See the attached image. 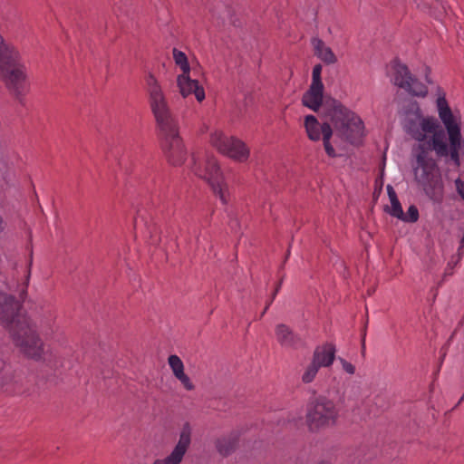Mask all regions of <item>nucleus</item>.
I'll return each mask as SVG.
<instances>
[{
	"label": "nucleus",
	"instance_id": "6ab92c4d",
	"mask_svg": "<svg viewBox=\"0 0 464 464\" xmlns=\"http://www.w3.org/2000/svg\"><path fill=\"white\" fill-rule=\"evenodd\" d=\"M336 348L333 343H325L317 346L313 353L312 361L320 367H330L335 360Z\"/></svg>",
	"mask_w": 464,
	"mask_h": 464
},
{
	"label": "nucleus",
	"instance_id": "2eb2a0df",
	"mask_svg": "<svg viewBox=\"0 0 464 464\" xmlns=\"http://www.w3.org/2000/svg\"><path fill=\"white\" fill-rule=\"evenodd\" d=\"M14 63L0 65V70L8 87L16 93H20L26 80V72L24 66H14Z\"/></svg>",
	"mask_w": 464,
	"mask_h": 464
},
{
	"label": "nucleus",
	"instance_id": "f257e3e1",
	"mask_svg": "<svg viewBox=\"0 0 464 464\" xmlns=\"http://www.w3.org/2000/svg\"><path fill=\"white\" fill-rule=\"evenodd\" d=\"M405 131L423 147L433 150L438 155L448 153L445 134L437 119L424 116L418 105L413 104L407 111L402 122Z\"/></svg>",
	"mask_w": 464,
	"mask_h": 464
},
{
	"label": "nucleus",
	"instance_id": "7c9ffc66",
	"mask_svg": "<svg viewBox=\"0 0 464 464\" xmlns=\"http://www.w3.org/2000/svg\"><path fill=\"white\" fill-rule=\"evenodd\" d=\"M176 379L180 382L182 386L187 391H192L195 388V386H194L193 382H191L190 378L185 373V372H182L181 374H179L176 377Z\"/></svg>",
	"mask_w": 464,
	"mask_h": 464
},
{
	"label": "nucleus",
	"instance_id": "9d476101",
	"mask_svg": "<svg viewBox=\"0 0 464 464\" xmlns=\"http://www.w3.org/2000/svg\"><path fill=\"white\" fill-rule=\"evenodd\" d=\"M162 152L171 166H181L187 158V150L179 136V125L168 130L159 131Z\"/></svg>",
	"mask_w": 464,
	"mask_h": 464
},
{
	"label": "nucleus",
	"instance_id": "a878e982",
	"mask_svg": "<svg viewBox=\"0 0 464 464\" xmlns=\"http://www.w3.org/2000/svg\"><path fill=\"white\" fill-rule=\"evenodd\" d=\"M321 367L314 363V362L311 361V362L306 366L303 375L302 381L304 383L312 382L316 377L318 371Z\"/></svg>",
	"mask_w": 464,
	"mask_h": 464
},
{
	"label": "nucleus",
	"instance_id": "ddd939ff",
	"mask_svg": "<svg viewBox=\"0 0 464 464\" xmlns=\"http://www.w3.org/2000/svg\"><path fill=\"white\" fill-rule=\"evenodd\" d=\"M393 69L394 77L392 81L395 85L404 89L412 95L426 96L428 92L427 87L411 74L407 66L401 63H395Z\"/></svg>",
	"mask_w": 464,
	"mask_h": 464
},
{
	"label": "nucleus",
	"instance_id": "20e7f679",
	"mask_svg": "<svg viewBox=\"0 0 464 464\" xmlns=\"http://www.w3.org/2000/svg\"><path fill=\"white\" fill-rule=\"evenodd\" d=\"M188 167L195 175L207 179L210 183L222 204L228 203L230 199L228 186L224 180L214 155L208 152L192 154Z\"/></svg>",
	"mask_w": 464,
	"mask_h": 464
},
{
	"label": "nucleus",
	"instance_id": "f8f14e48",
	"mask_svg": "<svg viewBox=\"0 0 464 464\" xmlns=\"http://www.w3.org/2000/svg\"><path fill=\"white\" fill-rule=\"evenodd\" d=\"M191 435L192 427L188 422L184 423L171 452L164 458L156 459L152 464H180L191 444Z\"/></svg>",
	"mask_w": 464,
	"mask_h": 464
},
{
	"label": "nucleus",
	"instance_id": "4be33fe9",
	"mask_svg": "<svg viewBox=\"0 0 464 464\" xmlns=\"http://www.w3.org/2000/svg\"><path fill=\"white\" fill-rule=\"evenodd\" d=\"M19 56V52L13 45L5 43L0 34V65L16 63Z\"/></svg>",
	"mask_w": 464,
	"mask_h": 464
},
{
	"label": "nucleus",
	"instance_id": "423d86ee",
	"mask_svg": "<svg viewBox=\"0 0 464 464\" xmlns=\"http://www.w3.org/2000/svg\"><path fill=\"white\" fill-rule=\"evenodd\" d=\"M145 84L150 108L155 118L159 131H166L169 130V128L178 126V122L172 115L164 90L152 72H149L146 75Z\"/></svg>",
	"mask_w": 464,
	"mask_h": 464
},
{
	"label": "nucleus",
	"instance_id": "f03ea898",
	"mask_svg": "<svg viewBox=\"0 0 464 464\" xmlns=\"http://www.w3.org/2000/svg\"><path fill=\"white\" fill-rule=\"evenodd\" d=\"M435 104L439 119L443 124L449 137L450 158L457 166H459L460 154L464 156V140L461 135V114L459 110L451 109L446 99L445 92L440 89H438Z\"/></svg>",
	"mask_w": 464,
	"mask_h": 464
},
{
	"label": "nucleus",
	"instance_id": "4468645a",
	"mask_svg": "<svg viewBox=\"0 0 464 464\" xmlns=\"http://www.w3.org/2000/svg\"><path fill=\"white\" fill-rule=\"evenodd\" d=\"M20 304L14 296L0 292V323L8 331L16 326L18 320L28 318L26 315L19 313Z\"/></svg>",
	"mask_w": 464,
	"mask_h": 464
},
{
	"label": "nucleus",
	"instance_id": "0eeeda50",
	"mask_svg": "<svg viewBox=\"0 0 464 464\" xmlns=\"http://www.w3.org/2000/svg\"><path fill=\"white\" fill-rule=\"evenodd\" d=\"M9 334L14 345L26 356L40 359L44 354L45 344L30 318L18 320L16 326L11 329Z\"/></svg>",
	"mask_w": 464,
	"mask_h": 464
},
{
	"label": "nucleus",
	"instance_id": "bb28decb",
	"mask_svg": "<svg viewBox=\"0 0 464 464\" xmlns=\"http://www.w3.org/2000/svg\"><path fill=\"white\" fill-rule=\"evenodd\" d=\"M390 202H391V206L387 207V209H386L387 212L391 216L401 220V218L403 217V210H402L400 201L398 200V198H396V199L391 200Z\"/></svg>",
	"mask_w": 464,
	"mask_h": 464
},
{
	"label": "nucleus",
	"instance_id": "dca6fc26",
	"mask_svg": "<svg viewBox=\"0 0 464 464\" xmlns=\"http://www.w3.org/2000/svg\"><path fill=\"white\" fill-rule=\"evenodd\" d=\"M177 86L182 97L186 98L194 94L198 102L205 99V92L197 80L190 78V73L179 74L177 76Z\"/></svg>",
	"mask_w": 464,
	"mask_h": 464
},
{
	"label": "nucleus",
	"instance_id": "f3484780",
	"mask_svg": "<svg viewBox=\"0 0 464 464\" xmlns=\"http://www.w3.org/2000/svg\"><path fill=\"white\" fill-rule=\"evenodd\" d=\"M275 332L277 342L285 348L296 349L303 344L301 337L285 324H277Z\"/></svg>",
	"mask_w": 464,
	"mask_h": 464
},
{
	"label": "nucleus",
	"instance_id": "9b49d317",
	"mask_svg": "<svg viewBox=\"0 0 464 464\" xmlns=\"http://www.w3.org/2000/svg\"><path fill=\"white\" fill-rule=\"evenodd\" d=\"M304 129L311 140L318 141L323 138L324 147L329 157L334 158L337 156L330 142L333 130L329 123L321 124L314 115H307L304 118Z\"/></svg>",
	"mask_w": 464,
	"mask_h": 464
},
{
	"label": "nucleus",
	"instance_id": "473e14b6",
	"mask_svg": "<svg viewBox=\"0 0 464 464\" xmlns=\"http://www.w3.org/2000/svg\"><path fill=\"white\" fill-rule=\"evenodd\" d=\"M387 192H388L390 201L398 198L395 190L393 189V188L391 185L387 186Z\"/></svg>",
	"mask_w": 464,
	"mask_h": 464
},
{
	"label": "nucleus",
	"instance_id": "cd10ccee",
	"mask_svg": "<svg viewBox=\"0 0 464 464\" xmlns=\"http://www.w3.org/2000/svg\"><path fill=\"white\" fill-rule=\"evenodd\" d=\"M30 278H31V270L29 268L26 275L24 276V279L23 283L17 286V290H16L18 297L22 301L25 300V298L27 297V288L29 285Z\"/></svg>",
	"mask_w": 464,
	"mask_h": 464
},
{
	"label": "nucleus",
	"instance_id": "5701e85b",
	"mask_svg": "<svg viewBox=\"0 0 464 464\" xmlns=\"http://www.w3.org/2000/svg\"><path fill=\"white\" fill-rule=\"evenodd\" d=\"M237 444V436L236 434H228L217 440L216 448L221 455L228 456L235 450Z\"/></svg>",
	"mask_w": 464,
	"mask_h": 464
},
{
	"label": "nucleus",
	"instance_id": "412c9836",
	"mask_svg": "<svg viewBox=\"0 0 464 464\" xmlns=\"http://www.w3.org/2000/svg\"><path fill=\"white\" fill-rule=\"evenodd\" d=\"M314 54L327 64H334L337 62V57L333 50L326 45L321 39L314 38L312 40Z\"/></svg>",
	"mask_w": 464,
	"mask_h": 464
},
{
	"label": "nucleus",
	"instance_id": "1a4fd4ad",
	"mask_svg": "<svg viewBox=\"0 0 464 464\" xmlns=\"http://www.w3.org/2000/svg\"><path fill=\"white\" fill-rule=\"evenodd\" d=\"M210 144L221 154L243 162L249 157V149L241 140L234 136H227L221 130H213L209 137Z\"/></svg>",
	"mask_w": 464,
	"mask_h": 464
},
{
	"label": "nucleus",
	"instance_id": "6e6552de",
	"mask_svg": "<svg viewBox=\"0 0 464 464\" xmlns=\"http://www.w3.org/2000/svg\"><path fill=\"white\" fill-rule=\"evenodd\" d=\"M338 416L335 403L325 397H320L307 405L305 422L310 430L317 431L334 425Z\"/></svg>",
	"mask_w": 464,
	"mask_h": 464
},
{
	"label": "nucleus",
	"instance_id": "b1692460",
	"mask_svg": "<svg viewBox=\"0 0 464 464\" xmlns=\"http://www.w3.org/2000/svg\"><path fill=\"white\" fill-rule=\"evenodd\" d=\"M173 60L175 64L180 69V74H188L190 73L191 68L188 60V57L185 53L177 48H174L172 51Z\"/></svg>",
	"mask_w": 464,
	"mask_h": 464
},
{
	"label": "nucleus",
	"instance_id": "393cba45",
	"mask_svg": "<svg viewBox=\"0 0 464 464\" xmlns=\"http://www.w3.org/2000/svg\"><path fill=\"white\" fill-rule=\"evenodd\" d=\"M168 363L175 377L185 372L183 362L176 354H171L169 356Z\"/></svg>",
	"mask_w": 464,
	"mask_h": 464
},
{
	"label": "nucleus",
	"instance_id": "2f4dec72",
	"mask_svg": "<svg viewBox=\"0 0 464 464\" xmlns=\"http://www.w3.org/2000/svg\"><path fill=\"white\" fill-rule=\"evenodd\" d=\"M338 362L341 363L342 368L343 372L346 373L353 375L355 372V367L353 364H352L350 362L346 361L345 359L339 357Z\"/></svg>",
	"mask_w": 464,
	"mask_h": 464
},
{
	"label": "nucleus",
	"instance_id": "c85d7f7f",
	"mask_svg": "<svg viewBox=\"0 0 464 464\" xmlns=\"http://www.w3.org/2000/svg\"><path fill=\"white\" fill-rule=\"evenodd\" d=\"M419 218V211L418 208L411 205L406 213L403 212V217L401 220L404 222H416Z\"/></svg>",
	"mask_w": 464,
	"mask_h": 464
},
{
	"label": "nucleus",
	"instance_id": "c756f323",
	"mask_svg": "<svg viewBox=\"0 0 464 464\" xmlns=\"http://www.w3.org/2000/svg\"><path fill=\"white\" fill-rule=\"evenodd\" d=\"M322 70H323V67L321 64H316L314 66L313 72H312L311 84H324L322 82V77H321Z\"/></svg>",
	"mask_w": 464,
	"mask_h": 464
},
{
	"label": "nucleus",
	"instance_id": "7ed1b4c3",
	"mask_svg": "<svg viewBox=\"0 0 464 464\" xmlns=\"http://www.w3.org/2000/svg\"><path fill=\"white\" fill-rule=\"evenodd\" d=\"M327 117L341 139L353 145L362 142L365 128L362 120L355 112L333 100L329 104Z\"/></svg>",
	"mask_w": 464,
	"mask_h": 464
},
{
	"label": "nucleus",
	"instance_id": "a211bd4d",
	"mask_svg": "<svg viewBox=\"0 0 464 464\" xmlns=\"http://www.w3.org/2000/svg\"><path fill=\"white\" fill-rule=\"evenodd\" d=\"M41 333L47 342L59 344L65 343L64 331L55 319L44 321L41 324Z\"/></svg>",
	"mask_w": 464,
	"mask_h": 464
},
{
	"label": "nucleus",
	"instance_id": "aec40b11",
	"mask_svg": "<svg viewBox=\"0 0 464 464\" xmlns=\"http://www.w3.org/2000/svg\"><path fill=\"white\" fill-rule=\"evenodd\" d=\"M324 84H310L309 89L304 93L302 102L304 106L316 111L320 108L324 99Z\"/></svg>",
	"mask_w": 464,
	"mask_h": 464
},
{
	"label": "nucleus",
	"instance_id": "39448f33",
	"mask_svg": "<svg viewBox=\"0 0 464 464\" xmlns=\"http://www.w3.org/2000/svg\"><path fill=\"white\" fill-rule=\"evenodd\" d=\"M413 172L415 180L425 194L434 201H440L444 193V184L435 160L422 151L416 158Z\"/></svg>",
	"mask_w": 464,
	"mask_h": 464
}]
</instances>
